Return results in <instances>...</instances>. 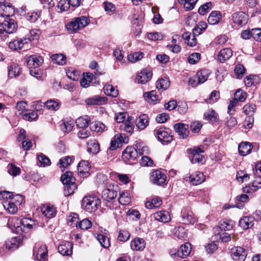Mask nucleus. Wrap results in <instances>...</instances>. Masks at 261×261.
<instances>
[{
  "label": "nucleus",
  "instance_id": "obj_1",
  "mask_svg": "<svg viewBox=\"0 0 261 261\" xmlns=\"http://www.w3.org/2000/svg\"><path fill=\"white\" fill-rule=\"evenodd\" d=\"M101 200L94 195L85 196L82 200V207L88 212L96 211L100 204Z\"/></svg>",
  "mask_w": 261,
  "mask_h": 261
},
{
  "label": "nucleus",
  "instance_id": "obj_2",
  "mask_svg": "<svg viewBox=\"0 0 261 261\" xmlns=\"http://www.w3.org/2000/svg\"><path fill=\"white\" fill-rule=\"evenodd\" d=\"M88 23V19L86 16H81L73 19L66 25V27L70 33H74L85 27Z\"/></svg>",
  "mask_w": 261,
  "mask_h": 261
},
{
  "label": "nucleus",
  "instance_id": "obj_3",
  "mask_svg": "<svg viewBox=\"0 0 261 261\" xmlns=\"http://www.w3.org/2000/svg\"><path fill=\"white\" fill-rule=\"evenodd\" d=\"M18 28L16 21L11 17L5 18L2 23H0V37L4 33L12 34L16 32Z\"/></svg>",
  "mask_w": 261,
  "mask_h": 261
},
{
  "label": "nucleus",
  "instance_id": "obj_4",
  "mask_svg": "<svg viewBox=\"0 0 261 261\" xmlns=\"http://www.w3.org/2000/svg\"><path fill=\"white\" fill-rule=\"evenodd\" d=\"M138 156V150L133 146H127L123 151L122 155L124 162L130 164H133Z\"/></svg>",
  "mask_w": 261,
  "mask_h": 261
},
{
  "label": "nucleus",
  "instance_id": "obj_5",
  "mask_svg": "<svg viewBox=\"0 0 261 261\" xmlns=\"http://www.w3.org/2000/svg\"><path fill=\"white\" fill-rule=\"evenodd\" d=\"M154 134L163 145L171 142L173 139L172 136L164 127L156 128L154 130Z\"/></svg>",
  "mask_w": 261,
  "mask_h": 261
},
{
  "label": "nucleus",
  "instance_id": "obj_6",
  "mask_svg": "<svg viewBox=\"0 0 261 261\" xmlns=\"http://www.w3.org/2000/svg\"><path fill=\"white\" fill-rule=\"evenodd\" d=\"M47 249L44 244H36L33 249V256L38 261H46Z\"/></svg>",
  "mask_w": 261,
  "mask_h": 261
},
{
  "label": "nucleus",
  "instance_id": "obj_7",
  "mask_svg": "<svg viewBox=\"0 0 261 261\" xmlns=\"http://www.w3.org/2000/svg\"><path fill=\"white\" fill-rule=\"evenodd\" d=\"M35 223L33 220L29 218H24L22 219L19 220L17 225H14V227L19 230H21L24 232H28L31 230Z\"/></svg>",
  "mask_w": 261,
  "mask_h": 261
},
{
  "label": "nucleus",
  "instance_id": "obj_8",
  "mask_svg": "<svg viewBox=\"0 0 261 261\" xmlns=\"http://www.w3.org/2000/svg\"><path fill=\"white\" fill-rule=\"evenodd\" d=\"M230 253L234 261H244L247 256L245 249L240 246L232 248Z\"/></svg>",
  "mask_w": 261,
  "mask_h": 261
},
{
  "label": "nucleus",
  "instance_id": "obj_9",
  "mask_svg": "<svg viewBox=\"0 0 261 261\" xmlns=\"http://www.w3.org/2000/svg\"><path fill=\"white\" fill-rule=\"evenodd\" d=\"M185 179L189 181L193 185H198L203 182L205 178L203 173L196 171L190 175H187L185 177Z\"/></svg>",
  "mask_w": 261,
  "mask_h": 261
},
{
  "label": "nucleus",
  "instance_id": "obj_10",
  "mask_svg": "<svg viewBox=\"0 0 261 261\" xmlns=\"http://www.w3.org/2000/svg\"><path fill=\"white\" fill-rule=\"evenodd\" d=\"M182 221L186 224H193L197 221L196 218L194 216L192 212L184 208L181 212Z\"/></svg>",
  "mask_w": 261,
  "mask_h": 261
},
{
  "label": "nucleus",
  "instance_id": "obj_11",
  "mask_svg": "<svg viewBox=\"0 0 261 261\" xmlns=\"http://www.w3.org/2000/svg\"><path fill=\"white\" fill-rule=\"evenodd\" d=\"M43 62V59L42 58L35 55L29 56L27 62L29 68H38Z\"/></svg>",
  "mask_w": 261,
  "mask_h": 261
},
{
  "label": "nucleus",
  "instance_id": "obj_12",
  "mask_svg": "<svg viewBox=\"0 0 261 261\" xmlns=\"http://www.w3.org/2000/svg\"><path fill=\"white\" fill-rule=\"evenodd\" d=\"M233 22L238 25L245 24L248 20V16L243 12H237L232 15Z\"/></svg>",
  "mask_w": 261,
  "mask_h": 261
},
{
  "label": "nucleus",
  "instance_id": "obj_13",
  "mask_svg": "<svg viewBox=\"0 0 261 261\" xmlns=\"http://www.w3.org/2000/svg\"><path fill=\"white\" fill-rule=\"evenodd\" d=\"M151 180L154 184L162 185L166 180V176L159 170H155L152 173L150 177Z\"/></svg>",
  "mask_w": 261,
  "mask_h": 261
},
{
  "label": "nucleus",
  "instance_id": "obj_14",
  "mask_svg": "<svg viewBox=\"0 0 261 261\" xmlns=\"http://www.w3.org/2000/svg\"><path fill=\"white\" fill-rule=\"evenodd\" d=\"M14 14V7L9 3L0 5V16L3 17H10Z\"/></svg>",
  "mask_w": 261,
  "mask_h": 261
},
{
  "label": "nucleus",
  "instance_id": "obj_15",
  "mask_svg": "<svg viewBox=\"0 0 261 261\" xmlns=\"http://www.w3.org/2000/svg\"><path fill=\"white\" fill-rule=\"evenodd\" d=\"M175 131L178 133L180 138H186L189 135L188 125L183 123H176L174 125Z\"/></svg>",
  "mask_w": 261,
  "mask_h": 261
},
{
  "label": "nucleus",
  "instance_id": "obj_16",
  "mask_svg": "<svg viewBox=\"0 0 261 261\" xmlns=\"http://www.w3.org/2000/svg\"><path fill=\"white\" fill-rule=\"evenodd\" d=\"M73 244L66 242L58 246L59 252L63 256H69L72 253Z\"/></svg>",
  "mask_w": 261,
  "mask_h": 261
},
{
  "label": "nucleus",
  "instance_id": "obj_17",
  "mask_svg": "<svg viewBox=\"0 0 261 261\" xmlns=\"http://www.w3.org/2000/svg\"><path fill=\"white\" fill-rule=\"evenodd\" d=\"M152 77V73L147 69L142 70L137 76L136 80L138 83L145 84Z\"/></svg>",
  "mask_w": 261,
  "mask_h": 261
},
{
  "label": "nucleus",
  "instance_id": "obj_18",
  "mask_svg": "<svg viewBox=\"0 0 261 261\" xmlns=\"http://www.w3.org/2000/svg\"><path fill=\"white\" fill-rule=\"evenodd\" d=\"M131 22L134 25L138 28L136 29L137 33V35L140 33L143 23V18L142 14H134L132 17Z\"/></svg>",
  "mask_w": 261,
  "mask_h": 261
},
{
  "label": "nucleus",
  "instance_id": "obj_19",
  "mask_svg": "<svg viewBox=\"0 0 261 261\" xmlns=\"http://www.w3.org/2000/svg\"><path fill=\"white\" fill-rule=\"evenodd\" d=\"M191 245L189 243H186L181 245L180 248L178 250L175 255H177L179 257L185 258L188 256L191 252Z\"/></svg>",
  "mask_w": 261,
  "mask_h": 261
},
{
  "label": "nucleus",
  "instance_id": "obj_20",
  "mask_svg": "<svg viewBox=\"0 0 261 261\" xmlns=\"http://www.w3.org/2000/svg\"><path fill=\"white\" fill-rule=\"evenodd\" d=\"M149 124V118L146 114H142L136 119V125L140 130H144Z\"/></svg>",
  "mask_w": 261,
  "mask_h": 261
},
{
  "label": "nucleus",
  "instance_id": "obj_21",
  "mask_svg": "<svg viewBox=\"0 0 261 261\" xmlns=\"http://www.w3.org/2000/svg\"><path fill=\"white\" fill-rule=\"evenodd\" d=\"M21 72V67L17 63H13L8 67V75L10 78L19 76Z\"/></svg>",
  "mask_w": 261,
  "mask_h": 261
},
{
  "label": "nucleus",
  "instance_id": "obj_22",
  "mask_svg": "<svg viewBox=\"0 0 261 261\" xmlns=\"http://www.w3.org/2000/svg\"><path fill=\"white\" fill-rule=\"evenodd\" d=\"M90 170L89 163L87 161H82L77 166L78 174L83 177H86Z\"/></svg>",
  "mask_w": 261,
  "mask_h": 261
},
{
  "label": "nucleus",
  "instance_id": "obj_23",
  "mask_svg": "<svg viewBox=\"0 0 261 261\" xmlns=\"http://www.w3.org/2000/svg\"><path fill=\"white\" fill-rule=\"evenodd\" d=\"M145 242L142 238H135L130 243V247L133 250H143L145 247Z\"/></svg>",
  "mask_w": 261,
  "mask_h": 261
},
{
  "label": "nucleus",
  "instance_id": "obj_24",
  "mask_svg": "<svg viewBox=\"0 0 261 261\" xmlns=\"http://www.w3.org/2000/svg\"><path fill=\"white\" fill-rule=\"evenodd\" d=\"M85 103L89 106L101 105L106 103L105 97L98 95L94 96L92 97L87 98Z\"/></svg>",
  "mask_w": 261,
  "mask_h": 261
},
{
  "label": "nucleus",
  "instance_id": "obj_25",
  "mask_svg": "<svg viewBox=\"0 0 261 261\" xmlns=\"http://www.w3.org/2000/svg\"><path fill=\"white\" fill-rule=\"evenodd\" d=\"M232 55V50L229 48H225L220 50L218 55V60L223 63L228 60Z\"/></svg>",
  "mask_w": 261,
  "mask_h": 261
},
{
  "label": "nucleus",
  "instance_id": "obj_26",
  "mask_svg": "<svg viewBox=\"0 0 261 261\" xmlns=\"http://www.w3.org/2000/svg\"><path fill=\"white\" fill-rule=\"evenodd\" d=\"M253 225L254 221L251 217H244L239 221V225L245 230L251 228Z\"/></svg>",
  "mask_w": 261,
  "mask_h": 261
},
{
  "label": "nucleus",
  "instance_id": "obj_27",
  "mask_svg": "<svg viewBox=\"0 0 261 261\" xmlns=\"http://www.w3.org/2000/svg\"><path fill=\"white\" fill-rule=\"evenodd\" d=\"M117 195V192L114 189L110 188L105 189L102 193V198L108 201L114 199Z\"/></svg>",
  "mask_w": 261,
  "mask_h": 261
},
{
  "label": "nucleus",
  "instance_id": "obj_28",
  "mask_svg": "<svg viewBox=\"0 0 261 261\" xmlns=\"http://www.w3.org/2000/svg\"><path fill=\"white\" fill-rule=\"evenodd\" d=\"M154 219L160 222H167L170 220L169 213L166 211L157 212L153 214Z\"/></svg>",
  "mask_w": 261,
  "mask_h": 261
},
{
  "label": "nucleus",
  "instance_id": "obj_29",
  "mask_svg": "<svg viewBox=\"0 0 261 261\" xmlns=\"http://www.w3.org/2000/svg\"><path fill=\"white\" fill-rule=\"evenodd\" d=\"M162 200L159 197H153L151 201H148L145 203V207L148 209L158 208L162 204Z\"/></svg>",
  "mask_w": 261,
  "mask_h": 261
},
{
  "label": "nucleus",
  "instance_id": "obj_30",
  "mask_svg": "<svg viewBox=\"0 0 261 261\" xmlns=\"http://www.w3.org/2000/svg\"><path fill=\"white\" fill-rule=\"evenodd\" d=\"M252 149L251 144L248 142L241 143L238 146V150L240 155L245 156L249 154Z\"/></svg>",
  "mask_w": 261,
  "mask_h": 261
},
{
  "label": "nucleus",
  "instance_id": "obj_31",
  "mask_svg": "<svg viewBox=\"0 0 261 261\" xmlns=\"http://www.w3.org/2000/svg\"><path fill=\"white\" fill-rule=\"evenodd\" d=\"M87 150L93 154L97 153L99 151V145L97 140L93 139L87 142Z\"/></svg>",
  "mask_w": 261,
  "mask_h": 261
},
{
  "label": "nucleus",
  "instance_id": "obj_32",
  "mask_svg": "<svg viewBox=\"0 0 261 261\" xmlns=\"http://www.w3.org/2000/svg\"><path fill=\"white\" fill-rule=\"evenodd\" d=\"M41 211L42 214L48 218L55 217L56 214L55 208L50 205L43 206L41 208Z\"/></svg>",
  "mask_w": 261,
  "mask_h": 261
},
{
  "label": "nucleus",
  "instance_id": "obj_33",
  "mask_svg": "<svg viewBox=\"0 0 261 261\" xmlns=\"http://www.w3.org/2000/svg\"><path fill=\"white\" fill-rule=\"evenodd\" d=\"M221 19V14L218 11H213L209 15L207 21L209 24L214 25L218 23Z\"/></svg>",
  "mask_w": 261,
  "mask_h": 261
},
{
  "label": "nucleus",
  "instance_id": "obj_34",
  "mask_svg": "<svg viewBox=\"0 0 261 261\" xmlns=\"http://www.w3.org/2000/svg\"><path fill=\"white\" fill-rule=\"evenodd\" d=\"M3 205L4 208L10 214H14L17 211V205L16 204L6 200L3 202Z\"/></svg>",
  "mask_w": 261,
  "mask_h": 261
},
{
  "label": "nucleus",
  "instance_id": "obj_35",
  "mask_svg": "<svg viewBox=\"0 0 261 261\" xmlns=\"http://www.w3.org/2000/svg\"><path fill=\"white\" fill-rule=\"evenodd\" d=\"M61 180L64 185H68L75 182V178L72 172L67 171L62 175Z\"/></svg>",
  "mask_w": 261,
  "mask_h": 261
},
{
  "label": "nucleus",
  "instance_id": "obj_36",
  "mask_svg": "<svg viewBox=\"0 0 261 261\" xmlns=\"http://www.w3.org/2000/svg\"><path fill=\"white\" fill-rule=\"evenodd\" d=\"M90 121L89 117L85 115L83 117H80L76 120V126L81 128H86Z\"/></svg>",
  "mask_w": 261,
  "mask_h": 261
},
{
  "label": "nucleus",
  "instance_id": "obj_37",
  "mask_svg": "<svg viewBox=\"0 0 261 261\" xmlns=\"http://www.w3.org/2000/svg\"><path fill=\"white\" fill-rule=\"evenodd\" d=\"M21 242V239L20 237H15L11 239V241L6 243V247L9 249H15L19 247V244Z\"/></svg>",
  "mask_w": 261,
  "mask_h": 261
},
{
  "label": "nucleus",
  "instance_id": "obj_38",
  "mask_svg": "<svg viewBox=\"0 0 261 261\" xmlns=\"http://www.w3.org/2000/svg\"><path fill=\"white\" fill-rule=\"evenodd\" d=\"M132 119V118L131 117H128L127 121L125 123L121 124L120 126V129L127 133H132L133 132L134 128V125L132 122H130Z\"/></svg>",
  "mask_w": 261,
  "mask_h": 261
},
{
  "label": "nucleus",
  "instance_id": "obj_39",
  "mask_svg": "<svg viewBox=\"0 0 261 261\" xmlns=\"http://www.w3.org/2000/svg\"><path fill=\"white\" fill-rule=\"evenodd\" d=\"M105 128V124L100 121H94L90 123V128L93 132L96 133L102 132Z\"/></svg>",
  "mask_w": 261,
  "mask_h": 261
},
{
  "label": "nucleus",
  "instance_id": "obj_40",
  "mask_svg": "<svg viewBox=\"0 0 261 261\" xmlns=\"http://www.w3.org/2000/svg\"><path fill=\"white\" fill-rule=\"evenodd\" d=\"M136 149L138 150V154L140 155H147L149 154L148 147L145 146L142 142H137L135 145Z\"/></svg>",
  "mask_w": 261,
  "mask_h": 261
},
{
  "label": "nucleus",
  "instance_id": "obj_41",
  "mask_svg": "<svg viewBox=\"0 0 261 261\" xmlns=\"http://www.w3.org/2000/svg\"><path fill=\"white\" fill-rule=\"evenodd\" d=\"M51 59L54 63L60 65L66 64V57L63 54H55L51 56Z\"/></svg>",
  "mask_w": 261,
  "mask_h": 261
},
{
  "label": "nucleus",
  "instance_id": "obj_42",
  "mask_svg": "<svg viewBox=\"0 0 261 261\" xmlns=\"http://www.w3.org/2000/svg\"><path fill=\"white\" fill-rule=\"evenodd\" d=\"M170 86L168 79L165 77L158 80L156 82V87L158 89L166 90Z\"/></svg>",
  "mask_w": 261,
  "mask_h": 261
},
{
  "label": "nucleus",
  "instance_id": "obj_43",
  "mask_svg": "<svg viewBox=\"0 0 261 261\" xmlns=\"http://www.w3.org/2000/svg\"><path fill=\"white\" fill-rule=\"evenodd\" d=\"M96 238L101 246L103 248H108L110 247V240L107 236L102 234H98Z\"/></svg>",
  "mask_w": 261,
  "mask_h": 261
},
{
  "label": "nucleus",
  "instance_id": "obj_44",
  "mask_svg": "<svg viewBox=\"0 0 261 261\" xmlns=\"http://www.w3.org/2000/svg\"><path fill=\"white\" fill-rule=\"evenodd\" d=\"M233 222L231 220H225L219 222V228L222 230L226 231L231 229L233 227Z\"/></svg>",
  "mask_w": 261,
  "mask_h": 261
},
{
  "label": "nucleus",
  "instance_id": "obj_45",
  "mask_svg": "<svg viewBox=\"0 0 261 261\" xmlns=\"http://www.w3.org/2000/svg\"><path fill=\"white\" fill-rule=\"evenodd\" d=\"M18 41L20 46V49L27 50L30 46L31 39L29 38H18Z\"/></svg>",
  "mask_w": 261,
  "mask_h": 261
},
{
  "label": "nucleus",
  "instance_id": "obj_46",
  "mask_svg": "<svg viewBox=\"0 0 261 261\" xmlns=\"http://www.w3.org/2000/svg\"><path fill=\"white\" fill-rule=\"evenodd\" d=\"M119 202L122 205H127L130 201V198L127 192H122L119 194Z\"/></svg>",
  "mask_w": 261,
  "mask_h": 261
},
{
  "label": "nucleus",
  "instance_id": "obj_47",
  "mask_svg": "<svg viewBox=\"0 0 261 261\" xmlns=\"http://www.w3.org/2000/svg\"><path fill=\"white\" fill-rule=\"evenodd\" d=\"M8 172L11 175L16 176L20 173L21 170L19 167L16 166L14 164H9L7 166Z\"/></svg>",
  "mask_w": 261,
  "mask_h": 261
},
{
  "label": "nucleus",
  "instance_id": "obj_48",
  "mask_svg": "<svg viewBox=\"0 0 261 261\" xmlns=\"http://www.w3.org/2000/svg\"><path fill=\"white\" fill-rule=\"evenodd\" d=\"M143 96L145 98L148 99L153 103H156L158 101V95L155 91L144 93Z\"/></svg>",
  "mask_w": 261,
  "mask_h": 261
},
{
  "label": "nucleus",
  "instance_id": "obj_49",
  "mask_svg": "<svg viewBox=\"0 0 261 261\" xmlns=\"http://www.w3.org/2000/svg\"><path fill=\"white\" fill-rule=\"evenodd\" d=\"M105 93L112 97H116L118 94V91L114 88L112 85H107L104 87Z\"/></svg>",
  "mask_w": 261,
  "mask_h": 261
},
{
  "label": "nucleus",
  "instance_id": "obj_50",
  "mask_svg": "<svg viewBox=\"0 0 261 261\" xmlns=\"http://www.w3.org/2000/svg\"><path fill=\"white\" fill-rule=\"evenodd\" d=\"M143 54L142 52H136L130 54L127 56V59L129 61L134 63L139 61L143 58Z\"/></svg>",
  "mask_w": 261,
  "mask_h": 261
},
{
  "label": "nucleus",
  "instance_id": "obj_51",
  "mask_svg": "<svg viewBox=\"0 0 261 261\" xmlns=\"http://www.w3.org/2000/svg\"><path fill=\"white\" fill-rule=\"evenodd\" d=\"M234 73L238 79H241L245 72V68L242 64L236 65L234 69Z\"/></svg>",
  "mask_w": 261,
  "mask_h": 261
},
{
  "label": "nucleus",
  "instance_id": "obj_52",
  "mask_svg": "<svg viewBox=\"0 0 261 261\" xmlns=\"http://www.w3.org/2000/svg\"><path fill=\"white\" fill-rule=\"evenodd\" d=\"M256 110V106L254 104H246L243 107L244 113L248 116H253V114Z\"/></svg>",
  "mask_w": 261,
  "mask_h": 261
},
{
  "label": "nucleus",
  "instance_id": "obj_53",
  "mask_svg": "<svg viewBox=\"0 0 261 261\" xmlns=\"http://www.w3.org/2000/svg\"><path fill=\"white\" fill-rule=\"evenodd\" d=\"M64 186V194L65 196H68L73 194L76 188L74 182L70 184L65 185Z\"/></svg>",
  "mask_w": 261,
  "mask_h": 261
},
{
  "label": "nucleus",
  "instance_id": "obj_54",
  "mask_svg": "<svg viewBox=\"0 0 261 261\" xmlns=\"http://www.w3.org/2000/svg\"><path fill=\"white\" fill-rule=\"evenodd\" d=\"M206 120L212 122H215L217 120V114L214 110H209L204 114Z\"/></svg>",
  "mask_w": 261,
  "mask_h": 261
},
{
  "label": "nucleus",
  "instance_id": "obj_55",
  "mask_svg": "<svg viewBox=\"0 0 261 261\" xmlns=\"http://www.w3.org/2000/svg\"><path fill=\"white\" fill-rule=\"evenodd\" d=\"M147 38L152 41L161 40L163 39L164 36L161 33L152 32L148 33Z\"/></svg>",
  "mask_w": 261,
  "mask_h": 261
},
{
  "label": "nucleus",
  "instance_id": "obj_56",
  "mask_svg": "<svg viewBox=\"0 0 261 261\" xmlns=\"http://www.w3.org/2000/svg\"><path fill=\"white\" fill-rule=\"evenodd\" d=\"M76 226L78 227L77 225ZM79 226L83 230H87L91 227L92 223L88 219H84L79 223Z\"/></svg>",
  "mask_w": 261,
  "mask_h": 261
},
{
  "label": "nucleus",
  "instance_id": "obj_57",
  "mask_svg": "<svg viewBox=\"0 0 261 261\" xmlns=\"http://www.w3.org/2000/svg\"><path fill=\"white\" fill-rule=\"evenodd\" d=\"M37 159L40 164V166H46L49 165L51 163L50 160L42 153L38 154Z\"/></svg>",
  "mask_w": 261,
  "mask_h": 261
},
{
  "label": "nucleus",
  "instance_id": "obj_58",
  "mask_svg": "<svg viewBox=\"0 0 261 261\" xmlns=\"http://www.w3.org/2000/svg\"><path fill=\"white\" fill-rule=\"evenodd\" d=\"M234 99L237 100V102H243L246 98V93L243 92L241 89H238L234 93Z\"/></svg>",
  "mask_w": 261,
  "mask_h": 261
},
{
  "label": "nucleus",
  "instance_id": "obj_59",
  "mask_svg": "<svg viewBox=\"0 0 261 261\" xmlns=\"http://www.w3.org/2000/svg\"><path fill=\"white\" fill-rule=\"evenodd\" d=\"M191 161L192 163L202 162L204 160V156L200 153L191 151Z\"/></svg>",
  "mask_w": 261,
  "mask_h": 261
},
{
  "label": "nucleus",
  "instance_id": "obj_60",
  "mask_svg": "<svg viewBox=\"0 0 261 261\" xmlns=\"http://www.w3.org/2000/svg\"><path fill=\"white\" fill-rule=\"evenodd\" d=\"M237 179L238 181H247L249 179V174L245 173L244 171H238L237 173Z\"/></svg>",
  "mask_w": 261,
  "mask_h": 261
},
{
  "label": "nucleus",
  "instance_id": "obj_61",
  "mask_svg": "<svg viewBox=\"0 0 261 261\" xmlns=\"http://www.w3.org/2000/svg\"><path fill=\"white\" fill-rule=\"evenodd\" d=\"M130 234L126 230H120L118 236V240L120 241L125 242L129 239Z\"/></svg>",
  "mask_w": 261,
  "mask_h": 261
},
{
  "label": "nucleus",
  "instance_id": "obj_62",
  "mask_svg": "<svg viewBox=\"0 0 261 261\" xmlns=\"http://www.w3.org/2000/svg\"><path fill=\"white\" fill-rule=\"evenodd\" d=\"M199 76H201V73L200 72H197L194 76L190 78L189 80V85L195 87L200 84Z\"/></svg>",
  "mask_w": 261,
  "mask_h": 261
},
{
  "label": "nucleus",
  "instance_id": "obj_63",
  "mask_svg": "<svg viewBox=\"0 0 261 261\" xmlns=\"http://www.w3.org/2000/svg\"><path fill=\"white\" fill-rule=\"evenodd\" d=\"M23 119L32 121L33 120H35L38 118V114L37 112L36 111H32L31 112L25 113L23 115Z\"/></svg>",
  "mask_w": 261,
  "mask_h": 261
},
{
  "label": "nucleus",
  "instance_id": "obj_64",
  "mask_svg": "<svg viewBox=\"0 0 261 261\" xmlns=\"http://www.w3.org/2000/svg\"><path fill=\"white\" fill-rule=\"evenodd\" d=\"M251 34L254 40L261 41V29H252Z\"/></svg>",
  "mask_w": 261,
  "mask_h": 261
}]
</instances>
